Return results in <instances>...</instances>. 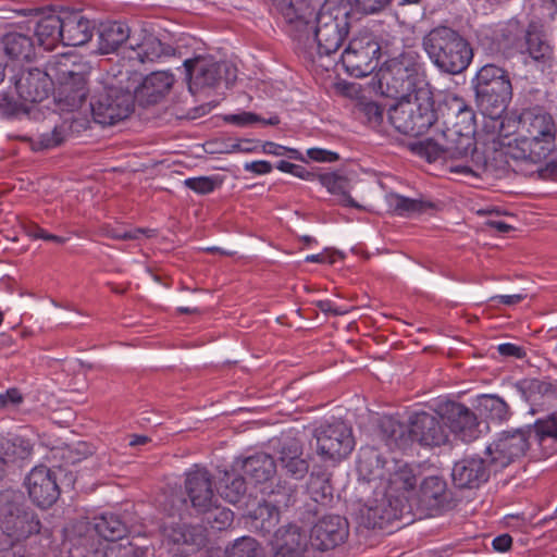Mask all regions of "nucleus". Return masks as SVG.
I'll return each mask as SVG.
<instances>
[{
    "label": "nucleus",
    "instance_id": "1",
    "mask_svg": "<svg viewBox=\"0 0 557 557\" xmlns=\"http://www.w3.org/2000/svg\"><path fill=\"white\" fill-rule=\"evenodd\" d=\"M350 8L344 0H326L317 13L298 15L290 8L286 20L290 33L299 49L310 59L318 55H331L343 45L349 33Z\"/></svg>",
    "mask_w": 557,
    "mask_h": 557
},
{
    "label": "nucleus",
    "instance_id": "2",
    "mask_svg": "<svg viewBox=\"0 0 557 557\" xmlns=\"http://www.w3.org/2000/svg\"><path fill=\"white\" fill-rule=\"evenodd\" d=\"M516 137L506 145V163L515 173H531L534 160L553 150L556 126L550 114L540 109L523 110L517 120Z\"/></svg>",
    "mask_w": 557,
    "mask_h": 557
},
{
    "label": "nucleus",
    "instance_id": "3",
    "mask_svg": "<svg viewBox=\"0 0 557 557\" xmlns=\"http://www.w3.org/2000/svg\"><path fill=\"white\" fill-rule=\"evenodd\" d=\"M422 49L431 63L448 75L461 74L473 59L470 42L457 29L442 24L422 37Z\"/></svg>",
    "mask_w": 557,
    "mask_h": 557
},
{
    "label": "nucleus",
    "instance_id": "4",
    "mask_svg": "<svg viewBox=\"0 0 557 557\" xmlns=\"http://www.w3.org/2000/svg\"><path fill=\"white\" fill-rule=\"evenodd\" d=\"M50 75L57 84V107L61 112L73 113L81 109L88 95L91 65L76 55L60 54L48 62Z\"/></svg>",
    "mask_w": 557,
    "mask_h": 557
},
{
    "label": "nucleus",
    "instance_id": "5",
    "mask_svg": "<svg viewBox=\"0 0 557 557\" xmlns=\"http://www.w3.org/2000/svg\"><path fill=\"white\" fill-rule=\"evenodd\" d=\"M396 99L398 101L389 109L388 119L399 133L418 137L438 121L430 89L419 88L416 92Z\"/></svg>",
    "mask_w": 557,
    "mask_h": 557
},
{
    "label": "nucleus",
    "instance_id": "6",
    "mask_svg": "<svg viewBox=\"0 0 557 557\" xmlns=\"http://www.w3.org/2000/svg\"><path fill=\"white\" fill-rule=\"evenodd\" d=\"M437 116L441 133L446 136V145L455 143L467 153L480 151L474 139L475 114L466 101L457 96H448L438 106Z\"/></svg>",
    "mask_w": 557,
    "mask_h": 557
},
{
    "label": "nucleus",
    "instance_id": "7",
    "mask_svg": "<svg viewBox=\"0 0 557 557\" xmlns=\"http://www.w3.org/2000/svg\"><path fill=\"white\" fill-rule=\"evenodd\" d=\"M41 523L36 512L27 505L22 492H0V529L12 546L40 532Z\"/></svg>",
    "mask_w": 557,
    "mask_h": 557
},
{
    "label": "nucleus",
    "instance_id": "8",
    "mask_svg": "<svg viewBox=\"0 0 557 557\" xmlns=\"http://www.w3.org/2000/svg\"><path fill=\"white\" fill-rule=\"evenodd\" d=\"M479 107L490 117L499 116L512 97L508 72L495 64L483 65L472 79Z\"/></svg>",
    "mask_w": 557,
    "mask_h": 557
},
{
    "label": "nucleus",
    "instance_id": "9",
    "mask_svg": "<svg viewBox=\"0 0 557 557\" xmlns=\"http://www.w3.org/2000/svg\"><path fill=\"white\" fill-rule=\"evenodd\" d=\"M446 139V136L440 132L435 137L416 144L412 150L425 157L429 162H433L441 157L460 161V163L450 166L453 173L478 177L488 171V161L483 151H473L469 154L455 143L446 146L444 143Z\"/></svg>",
    "mask_w": 557,
    "mask_h": 557
},
{
    "label": "nucleus",
    "instance_id": "10",
    "mask_svg": "<svg viewBox=\"0 0 557 557\" xmlns=\"http://www.w3.org/2000/svg\"><path fill=\"white\" fill-rule=\"evenodd\" d=\"M418 59L417 53L405 51L384 62L380 69V84L386 86L387 96L404 97L419 90L417 83L421 64Z\"/></svg>",
    "mask_w": 557,
    "mask_h": 557
},
{
    "label": "nucleus",
    "instance_id": "11",
    "mask_svg": "<svg viewBox=\"0 0 557 557\" xmlns=\"http://www.w3.org/2000/svg\"><path fill=\"white\" fill-rule=\"evenodd\" d=\"M135 109L133 92L119 86L106 85L90 98V111L96 123L115 125L126 120Z\"/></svg>",
    "mask_w": 557,
    "mask_h": 557
},
{
    "label": "nucleus",
    "instance_id": "12",
    "mask_svg": "<svg viewBox=\"0 0 557 557\" xmlns=\"http://www.w3.org/2000/svg\"><path fill=\"white\" fill-rule=\"evenodd\" d=\"M188 88L193 94L205 87H215L224 82L228 87L237 78V69L227 61L211 57H196L184 61Z\"/></svg>",
    "mask_w": 557,
    "mask_h": 557
},
{
    "label": "nucleus",
    "instance_id": "13",
    "mask_svg": "<svg viewBox=\"0 0 557 557\" xmlns=\"http://www.w3.org/2000/svg\"><path fill=\"white\" fill-rule=\"evenodd\" d=\"M381 45L369 32H360L350 39L342 53V63L346 72L355 77H364L379 66Z\"/></svg>",
    "mask_w": 557,
    "mask_h": 557
},
{
    "label": "nucleus",
    "instance_id": "14",
    "mask_svg": "<svg viewBox=\"0 0 557 557\" xmlns=\"http://www.w3.org/2000/svg\"><path fill=\"white\" fill-rule=\"evenodd\" d=\"M313 437L315 451L323 460L339 461L355 446L351 429L342 421L321 424L314 430Z\"/></svg>",
    "mask_w": 557,
    "mask_h": 557
},
{
    "label": "nucleus",
    "instance_id": "15",
    "mask_svg": "<svg viewBox=\"0 0 557 557\" xmlns=\"http://www.w3.org/2000/svg\"><path fill=\"white\" fill-rule=\"evenodd\" d=\"M519 24L509 23L504 29L503 36L507 38L508 46L521 54H528L536 62H547L552 57V47L545 38L543 32L534 23L517 36Z\"/></svg>",
    "mask_w": 557,
    "mask_h": 557
},
{
    "label": "nucleus",
    "instance_id": "16",
    "mask_svg": "<svg viewBox=\"0 0 557 557\" xmlns=\"http://www.w3.org/2000/svg\"><path fill=\"white\" fill-rule=\"evenodd\" d=\"M530 438L531 429L527 428L502 432L497 440L486 447L494 470H502L524 456Z\"/></svg>",
    "mask_w": 557,
    "mask_h": 557
},
{
    "label": "nucleus",
    "instance_id": "17",
    "mask_svg": "<svg viewBox=\"0 0 557 557\" xmlns=\"http://www.w3.org/2000/svg\"><path fill=\"white\" fill-rule=\"evenodd\" d=\"M362 517L366 525L372 529H384L396 520H403L406 524L413 521L411 506L406 497L393 498L383 492L380 500L364 508Z\"/></svg>",
    "mask_w": 557,
    "mask_h": 557
},
{
    "label": "nucleus",
    "instance_id": "18",
    "mask_svg": "<svg viewBox=\"0 0 557 557\" xmlns=\"http://www.w3.org/2000/svg\"><path fill=\"white\" fill-rule=\"evenodd\" d=\"M25 486L33 504L44 509L51 507L61 493L57 472L46 466L33 468L25 478Z\"/></svg>",
    "mask_w": 557,
    "mask_h": 557
},
{
    "label": "nucleus",
    "instance_id": "19",
    "mask_svg": "<svg viewBox=\"0 0 557 557\" xmlns=\"http://www.w3.org/2000/svg\"><path fill=\"white\" fill-rule=\"evenodd\" d=\"M333 492L329 473L312 472L307 483L309 500L298 508L299 518L305 522H312L333 502Z\"/></svg>",
    "mask_w": 557,
    "mask_h": 557
},
{
    "label": "nucleus",
    "instance_id": "20",
    "mask_svg": "<svg viewBox=\"0 0 557 557\" xmlns=\"http://www.w3.org/2000/svg\"><path fill=\"white\" fill-rule=\"evenodd\" d=\"M184 490L191 507L198 513L208 511L218 502L213 491L212 475L203 467L196 465L186 472Z\"/></svg>",
    "mask_w": 557,
    "mask_h": 557
},
{
    "label": "nucleus",
    "instance_id": "21",
    "mask_svg": "<svg viewBox=\"0 0 557 557\" xmlns=\"http://www.w3.org/2000/svg\"><path fill=\"white\" fill-rule=\"evenodd\" d=\"M54 78L50 75L48 63L45 70L38 67L23 71L15 81V89L25 102H41L53 90Z\"/></svg>",
    "mask_w": 557,
    "mask_h": 557
},
{
    "label": "nucleus",
    "instance_id": "22",
    "mask_svg": "<svg viewBox=\"0 0 557 557\" xmlns=\"http://www.w3.org/2000/svg\"><path fill=\"white\" fill-rule=\"evenodd\" d=\"M411 442L423 446H441L448 441V431L443 416L425 411L417 412L410 418Z\"/></svg>",
    "mask_w": 557,
    "mask_h": 557
},
{
    "label": "nucleus",
    "instance_id": "23",
    "mask_svg": "<svg viewBox=\"0 0 557 557\" xmlns=\"http://www.w3.org/2000/svg\"><path fill=\"white\" fill-rule=\"evenodd\" d=\"M348 536V523L338 515L324 516L311 529L310 543L319 550H329Z\"/></svg>",
    "mask_w": 557,
    "mask_h": 557
},
{
    "label": "nucleus",
    "instance_id": "24",
    "mask_svg": "<svg viewBox=\"0 0 557 557\" xmlns=\"http://www.w3.org/2000/svg\"><path fill=\"white\" fill-rule=\"evenodd\" d=\"M445 425L462 442H472L479 437V421L475 413L460 403H448L444 407Z\"/></svg>",
    "mask_w": 557,
    "mask_h": 557
},
{
    "label": "nucleus",
    "instance_id": "25",
    "mask_svg": "<svg viewBox=\"0 0 557 557\" xmlns=\"http://www.w3.org/2000/svg\"><path fill=\"white\" fill-rule=\"evenodd\" d=\"M60 16V29L64 46L78 47L91 39L95 24L82 11L62 8Z\"/></svg>",
    "mask_w": 557,
    "mask_h": 557
},
{
    "label": "nucleus",
    "instance_id": "26",
    "mask_svg": "<svg viewBox=\"0 0 557 557\" xmlns=\"http://www.w3.org/2000/svg\"><path fill=\"white\" fill-rule=\"evenodd\" d=\"M309 543L307 532L294 523L277 529L271 540L274 557H305Z\"/></svg>",
    "mask_w": 557,
    "mask_h": 557
},
{
    "label": "nucleus",
    "instance_id": "27",
    "mask_svg": "<svg viewBox=\"0 0 557 557\" xmlns=\"http://www.w3.org/2000/svg\"><path fill=\"white\" fill-rule=\"evenodd\" d=\"M490 478V470L483 458L466 457L455 462L451 479L459 488H478Z\"/></svg>",
    "mask_w": 557,
    "mask_h": 557
},
{
    "label": "nucleus",
    "instance_id": "28",
    "mask_svg": "<svg viewBox=\"0 0 557 557\" xmlns=\"http://www.w3.org/2000/svg\"><path fill=\"white\" fill-rule=\"evenodd\" d=\"M165 542L180 555H190L205 545L206 536L199 527L174 524L164 531Z\"/></svg>",
    "mask_w": 557,
    "mask_h": 557
},
{
    "label": "nucleus",
    "instance_id": "29",
    "mask_svg": "<svg viewBox=\"0 0 557 557\" xmlns=\"http://www.w3.org/2000/svg\"><path fill=\"white\" fill-rule=\"evenodd\" d=\"M173 82V76L168 72L157 71L150 73L133 92L135 102L137 101L140 107L159 103L170 91Z\"/></svg>",
    "mask_w": 557,
    "mask_h": 557
},
{
    "label": "nucleus",
    "instance_id": "30",
    "mask_svg": "<svg viewBox=\"0 0 557 557\" xmlns=\"http://www.w3.org/2000/svg\"><path fill=\"white\" fill-rule=\"evenodd\" d=\"M385 465L386 460L376 448L362 447L357 460L359 480L373 483L375 490L380 488L386 474Z\"/></svg>",
    "mask_w": 557,
    "mask_h": 557
},
{
    "label": "nucleus",
    "instance_id": "31",
    "mask_svg": "<svg viewBox=\"0 0 557 557\" xmlns=\"http://www.w3.org/2000/svg\"><path fill=\"white\" fill-rule=\"evenodd\" d=\"M450 499V492L443 476L430 475L420 483L419 503L426 510H440L448 507Z\"/></svg>",
    "mask_w": 557,
    "mask_h": 557
},
{
    "label": "nucleus",
    "instance_id": "32",
    "mask_svg": "<svg viewBox=\"0 0 557 557\" xmlns=\"http://www.w3.org/2000/svg\"><path fill=\"white\" fill-rule=\"evenodd\" d=\"M129 48L135 53L131 58L138 60L140 63L154 62L162 57L174 54L172 46L161 42L157 36L145 30H143V36L139 40H136L134 37L132 38Z\"/></svg>",
    "mask_w": 557,
    "mask_h": 557
},
{
    "label": "nucleus",
    "instance_id": "33",
    "mask_svg": "<svg viewBox=\"0 0 557 557\" xmlns=\"http://www.w3.org/2000/svg\"><path fill=\"white\" fill-rule=\"evenodd\" d=\"M119 543L108 542L94 531L86 529L74 544L72 554L74 557H113Z\"/></svg>",
    "mask_w": 557,
    "mask_h": 557
},
{
    "label": "nucleus",
    "instance_id": "34",
    "mask_svg": "<svg viewBox=\"0 0 557 557\" xmlns=\"http://www.w3.org/2000/svg\"><path fill=\"white\" fill-rule=\"evenodd\" d=\"M235 469L243 472L255 483H263L276 473V463L271 455L259 453L245 459H237Z\"/></svg>",
    "mask_w": 557,
    "mask_h": 557
},
{
    "label": "nucleus",
    "instance_id": "35",
    "mask_svg": "<svg viewBox=\"0 0 557 557\" xmlns=\"http://www.w3.org/2000/svg\"><path fill=\"white\" fill-rule=\"evenodd\" d=\"M377 435L391 449H403L411 443L410 424L406 425L391 416L380 418Z\"/></svg>",
    "mask_w": 557,
    "mask_h": 557
},
{
    "label": "nucleus",
    "instance_id": "36",
    "mask_svg": "<svg viewBox=\"0 0 557 557\" xmlns=\"http://www.w3.org/2000/svg\"><path fill=\"white\" fill-rule=\"evenodd\" d=\"M131 28L122 22L101 23L98 29V50L101 54L115 52L128 39Z\"/></svg>",
    "mask_w": 557,
    "mask_h": 557
},
{
    "label": "nucleus",
    "instance_id": "37",
    "mask_svg": "<svg viewBox=\"0 0 557 557\" xmlns=\"http://www.w3.org/2000/svg\"><path fill=\"white\" fill-rule=\"evenodd\" d=\"M417 485L416 474L408 465L398 466L388 476L383 480L380 488L388 496L405 497L404 493L414 490Z\"/></svg>",
    "mask_w": 557,
    "mask_h": 557
},
{
    "label": "nucleus",
    "instance_id": "38",
    "mask_svg": "<svg viewBox=\"0 0 557 557\" xmlns=\"http://www.w3.org/2000/svg\"><path fill=\"white\" fill-rule=\"evenodd\" d=\"M60 10L57 13L41 16L35 27L38 45L45 50H52L58 42H62Z\"/></svg>",
    "mask_w": 557,
    "mask_h": 557
},
{
    "label": "nucleus",
    "instance_id": "39",
    "mask_svg": "<svg viewBox=\"0 0 557 557\" xmlns=\"http://www.w3.org/2000/svg\"><path fill=\"white\" fill-rule=\"evenodd\" d=\"M87 529L108 542H124L123 539L128 532L126 522L119 515L111 512L98 517L95 524Z\"/></svg>",
    "mask_w": 557,
    "mask_h": 557
},
{
    "label": "nucleus",
    "instance_id": "40",
    "mask_svg": "<svg viewBox=\"0 0 557 557\" xmlns=\"http://www.w3.org/2000/svg\"><path fill=\"white\" fill-rule=\"evenodd\" d=\"M250 528L265 536L271 534L280 522V512L268 502L260 503L250 513Z\"/></svg>",
    "mask_w": 557,
    "mask_h": 557
},
{
    "label": "nucleus",
    "instance_id": "41",
    "mask_svg": "<svg viewBox=\"0 0 557 557\" xmlns=\"http://www.w3.org/2000/svg\"><path fill=\"white\" fill-rule=\"evenodd\" d=\"M5 54L14 60H30L35 46L30 36L17 32L8 33L2 38Z\"/></svg>",
    "mask_w": 557,
    "mask_h": 557
},
{
    "label": "nucleus",
    "instance_id": "42",
    "mask_svg": "<svg viewBox=\"0 0 557 557\" xmlns=\"http://www.w3.org/2000/svg\"><path fill=\"white\" fill-rule=\"evenodd\" d=\"M318 181L333 195L341 197V202L344 206L352 207L356 209H364L361 205L356 202L349 195L350 184L349 180L336 172L323 173L318 175Z\"/></svg>",
    "mask_w": 557,
    "mask_h": 557
},
{
    "label": "nucleus",
    "instance_id": "43",
    "mask_svg": "<svg viewBox=\"0 0 557 557\" xmlns=\"http://www.w3.org/2000/svg\"><path fill=\"white\" fill-rule=\"evenodd\" d=\"M521 396L530 404H537L544 397H556V387L548 381L527 379L517 384Z\"/></svg>",
    "mask_w": 557,
    "mask_h": 557
},
{
    "label": "nucleus",
    "instance_id": "44",
    "mask_svg": "<svg viewBox=\"0 0 557 557\" xmlns=\"http://www.w3.org/2000/svg\"><path fill=\"white\" fill-rule=\"evenodd\" d=\"M33 454V446L28 440L14 437L5 440L0 445V457L7 465L27 459Z\"/></svg>",
    "mask_w": 557,
    "mask_h": 557
},
{
    "label": "nucleus",
    "instance_id": "45",
    "mask_svg": "<svg viewBox=\"0 0 557 557\" xmlns=\"http://www.w3.org/2000/svg\"><path fill=\"white\" fill-rule=\"evenodd\" d=\"M389 208L400 216H411L424 212L426 209L432 208L431 202L421 199H412L397 194H389L386 196Z\"/></svg>",
    "mask_w": 557,
    "mask_h": 557
},
{
    "label": "nucleus",
    "instance_id": "46",
    "mask_svg": "<svg viewBox=\"0 0 557 557\" xmlns=\"http://www.w3.org/2000/svg\"><path fill=\"white\" fill-rule=\"evenodd\" d=\"M246 481L239 474L224 472V476L220 480L219 493L221 497L231 504H236L242 500L246 494Z\"/></svg>",
    "mask_w": 557,
    "mask_h": 557
},
{
    "label": "nucleus",
    "instance_id": "47",
    "mask_svg": "<svg viewBox=\"0 0 557 557\" xmlns=\"http://www.w3.org/2000/svg\"><path fill=\"white\" fill-rule=\"evenodd\" d=\"M269 504L280 510V508H289L297 500V485L287 481L278 480L276 485L269 492Z\"/></svg>",
    "mask_w": 557,
    "mask_h": 557
},
{
    "label": "nucleus",
    "instance_id": "48",
    "mask_svg": "<svg viewBox=\"0 0 557 557\" xmlns=\"http://www.w3.org/2000/svg\"><path fill=\"white\" fill-rule=\"evenodd\" d=\"M476 408L481 414L495 421H503L509 414L508 405L496 395H481Z\"/></svg>",
    "mask_w": 557,
    "mask_h": 557
},
{
    "label": "nucleus",
    "instance_id": "49",
    "mask_svg": "<svg viewBox=\"0 0 557 557\" xmlns=\"http://www.w3.org/2000/svg\"><path fill=\"white\" fill-rule=\"evenodd\" d=\"M205 515L206 522L214 530H225L232 525L234 520V513L231 509L219 507L216 503L214 506L206 512H201Z\"/></svg>",
    "mask_w": 557,
    "mask_h": 557
},
{
    "label": "nucleus",
    "instance_id": "50",
    "mask_svg": "<svg viewBox=\"0 0 557 557\" xmlns=\"http://www.w3.org/2000/svg\"><path fill=\"white\" fill-rule=\"evenodd\" d=\"M260 554L258 542L250 536L238 539L227 552L228 557H260Z\"/></svg>",
    "mask_w": 557,
    "mask_h": 557
},
{
    "label": "nucleus",
    "instance_id": "51",
    "mask_svg": "<svg viewBox=\"0 0 557 557\" xmlns=\"http://www.w3.org/2000/svg\"><path fill=\"white\" fill-rule=\"evenodd\" d=\"M184 185L197 194L207 195L219 186V181L209 176L189 177L184 181Z\"/></svg>",
    "mask_w": 557,
    "mask_h": 557
},
{
    "label": "nucleus",
    "instance_id": "52",
    "mask_svg": "<svg viewBox=\"0 0 557 557\" xmlns=\"http://www.w3.org/2000/svg\"><path fill=\"white\" fill-rule=\"evenodd\" d=\"M358 110L367 117V121L374 126L382 123L384 108L374 101L362 100L357 104Z\"/></svg>",
    "mask_w": 557,
    "mask_h": 557
},
{
    "label": "nucleus",
    "instance_id": "53",
    "mask_svg": "<svg viewBox=\"0 0 557 557\" xmlns=\"http://www.w3.org/2000/svg\"><path fill=\"white\" fill-rule=\"evenodd\" d=\"M280 465L286 475L295 480L304 479L309 471V462L302 456L286 460V462Z\"/></svg>",
    "mask_w": 557,
    "mask_h": 557
},
{
    "label": "nucleus",
    "instance_id": "54",
    "mask_svg": "<svg viewBox=\"0 0 557 557\" xmlns=\"http://www.w3.org/2000/svg\"><path fill=\"white\" fill-rule=\"evenodd\" d=\"M106 235L113 239L135 240V239H138L140 235H145L147 237H152L156 235V231L150 230V228L138 227V228H134L131 231L121 232L117 228H108L106 231Z\"/></svg>",
    "mask_w": 557,
    "mask_h": 557
},
{
    "label": "nucleus",
    "instance_id": "55",
    "mask_svg": "<svg viewBox=\"0 0 557 557\" xmlns=\"http://www.w3.org/2000/svg\"><path fill=\"white\" fill-rule=\"evenodd\" d=\"M304 448L301 443L296 438H286L280 449L278 462L283 463L286 460L295 459L296 457L302 456Z\"/></svg>",
    "mask_w": 557,
    "mask_h": 557
},
{
    "label": "nucleus",
    "instance_id": "56",
    "mask_svg": "<svg viewBox=\"0 0 557 557\" xmlns=\"http://www.w3.org/2000/svg\"><path fill=\"white\" fill-rule=\"evenodd\" d=\"M527 429H531V436L534 434L539 441H544L546 437H557V425L554 420H539L534 425Z\"/></svg>",
    "mask_w": 557,
    "mask_h": 557
},
{
    "label": "nucleus",
    "instance_id": "57",
    "mask_svg": "<svg viewBox=\"0 0 557 557\" xmlns=\"http://www.w3.org/2000/svg\"><path fill=\"white\" fill-rule=\"evenodd\" d=\"M543 160L544 159L534 160V164H533L534 168L532 169L531 173H519V174L523 175V176H533L536 174L539 177L544 178V180L557 178V161H550L543 166L542 165Z\"/></svg>",
    "mask_w": 557,
    "mask_h": 557
},
{
    "label": "nucleus",
    "instance_id": "58",
    "mask_svg": "<svg viewBox=\"0 0 557 557\" xmlns=\"http://www.w3.org/2000/svg\"><path fill=\"white\" fill-rule=\"evenodd\" d=\"M113 557H146V550L129 541L120 542Z\"/></svg>",
    "mask_w": 557,
    "mask_h": 557
},
{
    "label": "nucleus",
    "instance_id": "59",
    "mask_svg": "<svg viewBox=\"0 0 557 557\" xmlns=\"http://www.w3.org/2000/svg\"><path fill=\"white\" fill-rule=\"evenodd\" d=\"M357 7L367 14H372L384 10L392 0H355Z\"/></svg>",
    "mask_w": 557,
    "mask_h": 557
},
{
    "label": "nucleus",
    "instance_id": "60",
    "mask_svg": "<svg viewBox=\"0 0 557 557\" xmlns=\"http://www.w3.org/2000/svg\"><path fill=\"white\" fill-rule=\"evenodd\" d=\"M307 156L317 162H335L339 159L336 152L322 148H310L307 150Z\"/></svg>",
    "mask_w": 557,
    "mask_h": 557
},
{
    "label": "nucleus",
    "instance_id": "61",
    "mask_svg": "<svg viewBox=\"0 0 557 557\" xmlns=\"http://www.w3.org/2000/svg\"><path fill=\"white\" fill-rule=\"evenodd\" d=\"M224 120L226 122H228V123H233V124H236V125H239V126H244V125H247V124H251V123L260 122L261 121L259 115H257V114H255L252 112H242V113H238V114L225 115Z\"/></svg>",
    "mask_w": 557,
    "mask_h": 557
},
{
    "label": "nucleus",
    "instance_id": "62",
    "mask_svg": "<svg viewBox=\"0 0 557 557\" xmlns=\"http://www.w3.org/2000/svg\"><path fill=\"white\" fill-rule=\"evenodd\" d=\"M497 350H498L499 355H502L504 357H515L518 359H522L525 357V352L522 349V347L517 346L511 343H505V344L498 345Z\"/></svg>",
    "mask_w": 557,
    "mask_h": 557
},
{
    "label": "nucleus",
    "instance_id": "63",
    "mask_svg": "<svg viewBox=\"0 0 557 557\" xmlns=\"http://www.w3.org/2000/svg\"><path fill=\"white\" fill-rule=\"evenodd\" d=\"M63 137L61 135V131L58 127H54L51 134H44L40 139V144L45 148L57 147L62 144Z\"/></svg>",
    "mask_w": 557,
    "mask_h": 557
},
{
    "label": "nucleus",
    "instance_id": "64",
    "mask_svg": "<svg viewBox=\"0 0 557 557\" xmlns=\"http://www.w3.org/2000/svg\"><path fill=\"white\" fill-rule=\"evenodd\" d=\"M511 545L512 537L508 533L496 536L492 542L493 548L499 553L508 552L511 548Z\"/></svg>",
    "mask_w": 557,
    "mask_h": 557
}]
</instances>
